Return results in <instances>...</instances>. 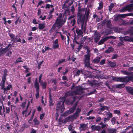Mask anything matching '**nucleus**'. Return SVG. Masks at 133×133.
Masks as SVG:
<instances>
[{"instance_id":"nucleus-28","label":"nucleus","mask_w":133,"mask_h":133,"mask_svg":"<svg viewBox=\"0 0 133 133\" xmlns=\"http://www.w3.org/2000/svg\"><path fill=\"white\" fill-rule=\"evenodd\" d=\"M35 87L36 89L37 90H39V84L37 81H35Z\"/></svg>"},{"instance_id":"nucleus-30","label":"nucleus","mask_w":133,"mask_h":133,"mask_svg":"<svg viewBox=\"0 0 133 133\" xmlns=\"http://www.w3.org/2000/svg\"><path fill=\"white\" fill-rule=\"evenodd\" d=\"M84 48L85 49L87 50V51L86 52V53H87V55H90V51L89 50L88 47L87 46H85L84 47Z\"/></svg>"},{"instance_id":"nucleus-11","label":"nucleus","mask_w":133,"mask_h":133,"mask_svg":"<svg viewBox=\"0 0 133 133\" xmlns=\"http://www.w3.org/2000/svg\"><path fill=\"white\" fill-rule=\"evenodd\" d=\"M1 103L2 104V105L3 107V112H2L1 111V110H2V106H0V115H2L3 114L4 115H5V108L3 104V102L1 100Z\"/></svg>"},{"instance_id":"nucleus-31","label":"nucleus","mask_w":133,"mask_h":133,"mask_svg":"<svg viewBox=\"0 0 133 133\" xmlns=\"http://www.w3.org/2000/svg\"><path fill=\"white\" fill-rule=\"evenodd\" d=\"M0 85L1 86L2 89L4 91L5 88V83L1 82Z\"/></svg>"},{"instance_id":"nucleus-60","label":"nucleus","mask_w":133,"mask_h":133,"mask_svg":"<svg viewBox=\"0 0 133 133\" xmlns=\"http://www.w3.org/2000/svg\"><path fill=\"white\" fill-rule=\"evenodd\" d=\"M30 133H36V131L34 129H32L31 130Z\"/></svg>"},{"instance_id":"nucleus-21","label":"nucleus","mask_w":133,"mask_h":133,"mask_svg":"<svg viewBox=\"0 0 133 133\" xmlns=\"http://www.w3.org/2000/svg\"><path fill=\"white\" fill-rule=\"evenodd\" d=\"M27 108L26 109L22 112V114L23 115V116H24L25 117H26L27 116H28L30 114V112H29L28 114L26 115V114L27 113Z\"/></svg>"},{"instance_id":"nucleus-18","label":"nucleus","mask_w":133,"mask_h":133,"mask_svg":"<svg viewBox=\"0 0 133 133\" xmlns=\"http://www.w3.org/2000/svg\"><path fill=\"white\" fill-rule=\"evenodd\" d=\"M100 58L99 57H97L92 62L94 63H98L99 61Z\"/></svg>"},{"instance_id":"nucleus-6","label":"nucleus","mask_w":133,"mask_h":133,"mask_svg":"<svg viewBox=\"0 0 133 133\" xmlns=\"http://www.w3.org/2000/svg\"><path fill=\"white\" fill-rule=\"evenodd\" d=\"M86 39V37H82L80 39L78 38H75L74 39L73 42L74 43H76L78 44H82L83 43Z\"/></svg>"},{"instance_id":"nucleus-43","label":"nucleus","mask_w":133,"mask_h":133,"mask_svg":"<svg viewBox=\"0 0 133 133\" xmlns=\"http://www.w3.org/2000/svg\"><path fill=\"white\" fill-rule=\"evenodd\" d=\"M26 102H23L22 104L20 105V106L21 107L23 108L24 109L25 107Z\"/></svg>"},{"instance_id":"nucleus-61","label":"nucleus","mask_w":133,"mask_h":133,"mask_svg":"<svg viewBox=\"0 0 133 133\" xmlns=\"http://www.w3.org/2000/svg\"><path fill=\"white\" fill-rule=\"evenodd\" d=\"M41 14V10L40 9H39L38 11L37 14L38 15H39Z\"/></svg>"},{"instance_id":"nucleus-44","label":"nucleus","mask_w":133,"mask_h":133,"mask_svg":"<svg viewBox=\"0 0 133 133\" xmlns=\"http://www.w3.org/2000/svg\"><path fill=\"white\" fill-rule=\"evenodd\" d=\"M16 107V106L15 105H11V111H12Z\"/></svg>"},{"instance_id":"nucleus-56","label":"nucleus","mask_w":133,"mask_h":133,"mask_svg":"<svg viewBox=\"0 0 133 133\" xmlns=\"http://www.w3.org/2000/svg\"><path fill=\"white\" fill-rule=\"evenodd\" d=\"M9 36H10L12 38H13L14 39L15 38V35L12 34H9Z\"/></svg>"},{"instance_id":"nucleus-14","label":"nucleus","mask_w":133,"mask_h":133,"mask_svg":"<svg viewBox=\"0 0 133 133\" xmlns=\"http://www.w3.org/2000/svg\"><path fill=\"white\" fill-rule=\"evenodd\" d=\"M76 106H74L73 107H72V108L70 109L69 111H68L66 112V115H68V114H71V113L73 112L76 108Z\"/></svg>"},{"instance_id":"nucleus-49","label":"nucleus","mask_w":133,"mask_h":133,"mask_svg":"<svg viewBox=\"0 0 133 133\" xmlns=\"http://www.w3.org/2000/svg\"><path fill=\"white\" fill-rule=\"evenodd\" d=\"M45 114H41L40 116V118L41 120L42 119L45 115Z\"/></svg>"},{"instance_id":"nucleus-10","label":"nucleus","mask_w":133,"mask_h":133,"mask_svg":"<svg viewBox=\"0 0 133 133\" xmlns=\"http://www.w3.org/2000/svg\"><path fill=\"white\" fill-rule=\"evenodd\" d=\"M91 129L93 130H97L100 131L101 129V128L99 126H96L95 125H93L91 127Z\"/></svg>"},{"instance_id":"nucleus-50","label":"nucleus","mask_w":133,"mask_h":133,"mask_svg":"<svg viewBox=\"0 0 133 133\" xmlns=\"http://www.w3.org/2000/svg\"><path fill=\"white\" fill-rule=\"evenodd\" d=\"M32 23L34 24H38V23L37 22L35 18L33 19L32 20Z\"/></svg>"},{"instance_id":"nucleus-55","label":"nucleus","mask_w":133,"mask_h":133,"mask_svg":"<svg viewBox=\"0 0 133 133\" xmlns=\"http://www.w3.org/2000/svg\"><path fill=\"white\" fill-rule=\"evenodd\" d=\"M128 77L129 78V81L131 80L132 82H133V75L131 76Z\"/></svg>"},{"instance_id":"nucleus-22","label":"nucleus","mask_w":133,"mask_h":133,"mask_svg":"<svg viewBox=\"0 0 133 133\" xmlns=\"http://www.w3.org/2000/svg\"><path fill=\"white\" fill-rule=\"evenodd\" d=\"M12 88V85L11 84H9L8 86L5 88L4 90V93H5V91H7L8 90L10 89L11 88Z\"/></svg>"},{"instance_id":"nucleus-16","label":"nucleus","mask_w":133,"mask_h":133,"mask_svg":"<svg viewBox=\"0 0 133 133\" xmlns=\"http://www.w3.org/2000/svg\"><path fill=\"white\" fill-rule=\"evenodd\" d=\"M40 83L43 89H45L46 88L47 84V83L46 82L41 81Z\"/></svg>"},{"instance_id":"nucleus-38","label":"nucleus","mask_w":133,"mask_h":133,"mask_svg":"<svg viewBox=\"0 0 133 133\" xmlns=\"http://www.w3.org/2000/svg\"><path fill=\"white\" fill-rule=\"evenodd\" d=\"M100 109L102 110H103L105 109L108 110L109 109V108L107 106H102L101 108Z\"/></svg>"},{"instance_id":"nucleus-15","label":"nucleus","mask_w":133,"mask_h":133,"mask_svg":"<svg viewBox=\"0 0 133 133\" xmlns=\"http://www.w3.org/2000/svg\"><path fill=\"white\" fill-rule=\"evenodd\" d=\"M45 27V24L44 23H39L38 24V28L40 30H42Z\"/></svg>"},{"instance_id":"nucleus-13","label":"nucleus","mask_w":133,"mask_h":133,"mask_svg":"<svg viewBox=\"0 0 133 133\" xmlns=\"http://www.w3.org/2000/svg\"><path fill=\"white\" fill-rule=\"evenodd\" d=\"M87 128V125L85 124H82L80 125V128L81 130H86Z\"/></svg>"},{"instance_id":"nucleus-40","label":"nucleus","mask_w":133,"mask_h":133,"mask_svg":"<svg viewBox=\"0 0 133 133\" xmlns=\"http://www.w3.org/2000/svg\"><path fill=\"white\" fill-rule=\"evenodd\" d=\"M116 121V119L115 117H113L111 119V121L112 122V124H114L115 123Z\"/></svg>"},{"instance_id":"nucleus-36","label":"nucleus","mask_w":133,"mask_h":133,"mask_svg":"<svg viewBox=\"0 0 133 133\" xmlns=\"http://www.w3.org/2000/svg\"><path fill=\"white\" fill-rule=\"evenodd\" d=\"M122 72L124 74L127 75H129L130 73L129 72H128L126 71H122Z\"/></svg>"},{"instance_id":"nucleus-2","label":"nucleus","mask_w":133,"mask_h":133,"mask_svg":"<svg viewBox=\"0 0 133 133\" xmlns=\"http://www.w3.org/2000/svg\"><path fill=\"white\" fill-rule=\"evenodd\" d=\"M112 79L114 81L117 82H127L129 81V79L128 77H112Z\"/></svg>"},{"instance_id":"nucleus-20","label":"nucleus","mask_w":133,"mask_h":133,"mask_svg":"<svg viewBox=\"0 0 133 133\" xmlns=\"http://www.w3.org/2000/svg\"><path fill=\"white\" fill-rule=\"evenodd\" d=\"M10 46V45H8L2 51V53H5L7 51L9 50L10 49L9 48Z\"/></svg>"},{"instance_id":"nucleus-63","label":"nucleus","mask_w":133,"mask_h":133,"mask_svg":"<svg viewBox=\"0 0 133 133\" xmlns=\"http://www.w3.org/2000/svg\"><path fill=\"white\" fill-rule=\"evenodd\" d=\"M50 7V5L49 4H46L45 6V8L46 9L49 8Z\"/></svg>"},{"instance_id":"nucleus-3","label":"nucleus","mask_w":133,"mask_h":133,"mask_svg":"<svg viewBox=\"0 0 133 133\" xmlns=\"http://www.w3.org/2000/svg\"><path fill=\"white\" fill-rule=\"evenodd\" d=\"M81 111L80 109L78 108L77 109L76 112L74 114L73 116H69L66 119V122L68 121H72L74 119L77 117L79 115V114L80 113Z\"/></svg>"},{"instance_id":"nucleus-64","label":"nucleus","mask_w":133,"mask_h":133,"mask_svg":"<svg viewBox=\"0 0 133 133\" xmlns=\"http://www.w3.org/2000/svg\"><path fill=\"white\" fill-rule=\"evenodd\" d=\"M101 120V118L100 117H98L96 119V121L97 122H98L100 121Z\"/></svg>"},{"instance_id":"nucleus-23","label":"nucleus","mask_w":133,"mask_h":133,"mask_svg":"<svg viewBox=\"0 0 133 133\" xmlns=\"http://www.w3.org/2000/svg\"><path fill=\"white\" fill-rule=\"evenodd\" d=\"M108 63L110 66L112 67H114L116 66V63L114 62H112L110 61H108Z\"/></svg>"},{"instance_id":"nucleus-33","label":"nucleus","mask_w":133,"mask_h":133,"mask_svg":"<svg viewBox=\"0 0 133 133\" xmlns=\"http://www.w3.org/2000/svg\"><path fill=\"white\" fill-rule=\"evenodd\" d=\"M109 131V132L111 133H115L116 132V130L113 129H110Z\"/></svg>"},{"instance_id":"nucleus-41","label":"nucleus","mask_w":133,"mask_h":133,"mask_svg":"<svg viewBox=\"0 0 133 133\" xmlns=\"http://www.w3.org/2000/svg\"><path fill=\"white\" fill-rule=\"evenodd\" d=\"M114 6V4H110V6H109V10L110 11H111L112 8Z\"/></svg>"},{"instance_id":"nucleus-7","label":"nucleus","mask_w":133,"mask_h":133,"mask_svg":"<svg viewBox=\"0 0 133 133\" xmlns=\"http://www.w3.org/2000/svg\"><path fill=\"white\" fill-rule=\"evenodd\" d=\"M121 38L125 41L131 42H133V37L126 36L124 37H122Z\"/></svg>"},{"instance_id":"nucleus-25","label":"nucleus","mask_w":133,"mask_h":133,"mask_svg":"<svg viewBox=\"0 0 133 133\" xmlns=\"http://www.w3.org/2000/svg\"><path fill=\"white\" fill-rule=\"evenodd\" d=\"M125 87V85L123 84H120L117 85H116V88H118L119 89L123 88Z\"/></svg>"},{"instance_id":"nucleus-45","label":"nucleus","mask_w":133,"mask_h":133,"mask_svg":"<svg viewBox=\"0 0 133 133\" xmlns=\"http://www.w3.org/2000/svg\"><path fill=\"white\" fill-rule=\"evenodd\" d=\"M76 21L75 19H74L72 20L71 21V23L72 25L74 26V24L75 23Z\"/></svg>"},{"instance_id":"nucleus-26","label":"nucleus","mask_w":133,"mask_h":133,"mask_svg":"<svg viewBox=\"0 0 133 133\" xmlns=\"http://www.w3.org/2000/svg\"><path fill=\"white\" fill-rule=\"evenodd\" d=\"M76 32L77 34L78 35H81L82 34L83 32L82 31L78 29H77L76 30Z\"/></svg>"},{"instance_id":"nucleus-47","label":"nucleus","mask_w":133,"mask_h":133,"mask_svg":"<svg viewBox=\"0 0 133 133\" xmlns=\"http://www.w3.org/2000/svg\"><path fill=\"white\" fill-rule=\"evenodd\" d=\"M93 109L89 111L88 112L87 114V116H88L90 115V114L92 113V112L93 111Z\"/></svg>"},{"instance_id":"nucleus-52","label":"nucleus","mask_w":133,"mask_h":133,"mask_svg":"<svg viewBox=\"0 0 133 133\" xmlns=\"http://www.w3.org/2000/svg\"><path fill=\"white\" fill-rule=\"evenodd\" d=\"M105 61V59H103L100 62V63L101 65H103Z\"/></svg>"},{"instance_id":"nucleus-46","label":"nucleus","mask_w":133,"mask_h":133,"mask_svg":"<svg viewBox=\"0 0 133 133\" xmlns=\"http://www.w3.org/2000/svg\"><path fill=\"white\" fill-rule=\"evenodd\" d=\"M36 98H37L39 97V90H36Z\"/></svg>"},{"instance_id":"nucleus-37","label":"nucleus","mask_w":133,"mask_h":133,"mask_svg":"<svg viewBox=\"0 0 133 133\" xmlns=\"http://www.w3.org/2000/svg\"><path fill=\"white\" fill-rule=\"evenodd\" d=\"M82 72V70H78L75 74V75L76 76H79L80 74Z\"/></svg>"},{"instance_id":"nucleus-27","label":"nucleus","mask_w":133,"mask_h":133,"mask_svg":"<svg viewBox=\"0 0 133 133\" xmlns=\"http://www.w3.org/2000/svg\"><path fill=\"white\" fill-rule=\"evenodd\" d=\"M103 6V3L102 2L99 3V6L98 7L97 9L98 10H101Z\"/></svg>"},{"instance_id":"nucleus-4","label":"nucleus","mask_w":133,"mask_h":133,"mask_svg":"<svg viewBox=\"0 0 133 133\" xmlns=\"http://www.w3.org/2000/svg\"><path fill=\"white\" fill-rule=\"evenodd\" d=\"M133 10V3L124 6L119 10L120 12H124L125 11H130Z\"/></svg>"},{"instance_id":"nucleus-58","label":"nucleus","mask_w":133,"mask_h":133,"mask_svg":"<svg viewBox=\"0 0 133 133\" xmlns=\"http://www.w3.org/2000/svg\"><path fill=\"white\" fill-rule=\"evenodd\" d=\"M12 54V52L11 51H9V52H8L6 54V56L10 57L11 56Z\"/></svg>"},{"instance_id":"nucleus-35","label":"nucleus","mask_w":133,"mask_h":133,"mask_svg":"<svg viewBox=\"0 0 133 133\" xmlns=\"http://www.w3.org/2000/svg\"><path fill=\"white\" fill-rule=\"evenodd\" d=\"M14 42H21V39L20 38H19L18 39L17 38V37L16 38H15L14 39H13Z\"/></svg>"},{"instance_id":"nucleus-29","label":"nucleus","mask_w":133,"mask_h":133,"mask_svg":"<svg viewBox=\"0 0 133 133\" xmlns=\"http://www.w3.org/2000/svg\"><path fill=\"white\" fill-rule=\"evenodd\" d=\"M34 122L35 125H38L39 124V122L36 118H35L34 119Z\"/></svg>"},{"instance_id":"nucleus-12","label":"nucleus","mask_w":133,"mask_h":133,"mask_svg":"<svg viewBox=\"0 0 133 133\" xmlns=\"http://www.w3.org/2000/svg\"><path fill=\"white\" fill-rule=\"evenodd\" d=\"M126 90L127 91L133 95V88L130 87H125Z\"/></svg>"},{"instance_id":"nucleus-57","label":"nucleus","mask_w":133,"mask_h":133,"mask_svg":"<svg viewBox=\"0 0 133 133\" xmlns=\"http://www.w3.org/2000/svg\"><path fill=\"white\" fill-rule=\"evenodd\" d=\"M52 102V99H51L50 98V99L49 100V103H50V106H52L53 105Z\"/></svg>"},{"instance_id":"nucleus-54","label":"nucleus","mask_w":133,"mask_h":133,"mask_svg":"<svg viewBox=\"0 0 133 133\" xmlns=\"http://www.w3.org/2000/svg\"><path fill=\"white\" fill-rule=\"evenodd\" d=\"M6 80V77H3L2 78V81L1 82L5 83Z\"/></svg>"},{"instance_id":"nucleus-62","label":"nucleus","mask_w":133,"mask_h":133,"mask_svg":"<svg viewBox=\"0 0 133 133\" xmlns=\"http://www.w3.org/2000/svg\"><path fill=\"white\" fill-rule=\"evenodd\" d=\"M109 117H108L107 118H105L104 119V122L108 121V120H109Z\"/></svg>"},{"instance_id":"nucleus-5","label":"nucleus","mask_w":133,"mask_h":133,"mask_svg":"<svg viewBox=\"0 0 133 133\" xmlns=\"http://www.w3.org/2000/svg\"><path fill=\"white\" fill-rule=\"evenodd\" d=\"M90 56V55H86L84 56V63L85 66L87 68L90 67L89 63Z\"/></svg>"},{"instance_id":"nucleus-51","label":"nucleus","mask_w":133,"mask_h":133,"mask_svg":"<svg viewBox=\"0 0 133 133\" xmlns=\"http://www.w3.org/2000/svg\"><path fill=\"white\" fill-rule=\"evenodd\" d=\"M4 74L3 75V77H6V76L7 75V71L6 70H4Z\"/></svg>"},{"instance_id":"nucleus-19","label":"nucleus","mask_w":133,"mask_h":133,"mask_svg":"<svg viewBox=\"0 0 133 133\" xmlns=\"http://www.w3.org/2000/svg\"><path fill=\"white\" fill-rule=\"evenodd\" d=\"M85 9L83 8L79 10L78 12V16L79 17H80L81 16V15L82 14V12H84Z\"/></svg>"},{"instance_id":"nucleus-34","label":"nucleus","mask_w":133,"mask_h":133,"mask_svg":"<svg viewBox=\"0 0 133 133\" xmlns=\"http://www.w3.org/2000/svg\"><path fill=\"white\" fill-rule=\"evenodd\" d=\"M64 102H63L62 104V105L61 106V112H63L65 108L63 105Z\"/></svg>"},{"instance_id":"nucleus-53","label":"nucleus","mask_w":133,"mask_h":133,"mask_svg":"<svg viewBox=\"0 0 133 133\" xmlns=\"http://www.w3.org/2000/svg\"><path fill=\"white\" fill-rule=\"evenodd\" d=\"M107 115H108L109 117H111L112 116V114L110 112H108L107 113Z\"/></svg>"},{"instance_id":"nucleus-32","label":"nucleus","mask_w":133,"mask_h":133,"mask_svg":"<svg viewBox=\"0 0 133 133\" xmlns=\"http://www.w3.org/2000/svg\"><path fill=\"white\" fill-rule=\"evenodd\" d=\"M23 61L22 60V58L21 57H19V58L17 59L15 61V63H17L20 62H22Z\"/></svg>"},{"instance_id":"nucleus-59","label":"nucleus","mask_w":133,"mask_h":133,"mask_svg":"<svg viewBox=\"0 0 133 133\" xmlns=\"http://www.w3.org/2000/svg\"><path fill=\"white\" fill-rule=\"evenodd\" d=\"M114 112L116 114H118L120 113V111L119 110H115Z\"/></svg>"},{"instance_id":"nucleus-9","label":"nucleus","mask_w":133,"mask_h":133,"mask_svg":"<svg viewBox=\"0 0 133 133\" xmlns=\"http://www.w3.org/2000/svg\"><path fill=\"white\" fill-rule=\"evenodd\" d=\"M100 35L98 32H96L95 35L94 40L96 42H97L100 38Z\"/></svg>"},{"instance_id":"nucleus-39","label":"nucleus","mask_w":133,"mask_h":133,"mask_svg":"<svg viewBox=\"0 0 133 133\" xmlns=\"http://www.w3.org/2000/svg\"><path fill=\"white\" fill-rule=\"evenodd\" d=\"M6 111L5 112H6V114H9L10 112V108L7 107H5Z\"/></svg>"},{"instance_id":"nucleus-48","label":"nucleus","mask_w":133,"mask_h":133,"mask_svg":"<svg viewBox=\"0 0 133 133\" xmlns=\"http://www.w3.org/2000/svg\"><path fill=\"white\" fill-rule=\"evenodd\" d=\"M100 124L102 125V128H103L105 127L107 125L106 124H104L102 123H101Z\"/></svg>"},{"instance_id":"nucleus-1","label":"nucleus","mask_w":133,"mask_h":133,"mask_svg":"<svg viewBox=\"0 0 133 133\" xmlns=\"http://www.w3.org/2000/svg\"><path fill=\"white\" fill-rule=\"evenodd\" d=\"M62 15L60 14L56 19V22L52 26V28L55 29L56 27H58V28L61 27L63 24V23L62 19Z\"/></svg>"},{"instance_id":"nucleus-42","label":"nucleus","mask_w":133,"mask_h":133,"mask_svg":"<svg viewBox=\"0 0 133 133\" xmlns=\"http://www.w3.org/2000/svg\"><path fill=\"white\" fill-rule=\"evenodd\" d=\"M65 61V60L64 59H61L58 61V64H59L62 63L63 62H64Z\"/></svg>"},{"instance_id":"nucleus-17","label":"nucleus","mask_w":133,"mask_h":133,"mask_svg":"<svg viewBox=\"0 0 133 133\" xmlns=\"http://www.w3.org/2000/svg\"><path fill=\"white\" fill-rule=\"evenodd\" d=\"M108 37H106L101 39L98 42V44L99 45L102 44L105 41H106L108 39Z\"/></svg>"},{"instance_id":"nucleus-8","label":"nucleus","mask_w":133,"mask_h":133,"mask_svg":"<svg viewBox=\"0 0 133 133\" xmlns=\"http://www.w3.org/2000/svg\"><path fill=\"white\" fill-rule=\"evenodd\" d=\"M53 48L54 49H56L58 48L59 47V45L58 44V40L56 39L55 41H53Z\"/></svg>"},{"instance_id":"nucleus-24","label":"nucleus","mask_w":133,"mask_h":133,"mask_svg":"<svg viewBox=\"0 0 133 133\" xmlns=\"http://www.w3.org/2000/svg\"><path fill=\"white\" fill-rule=\"evenodd\" d=\"M114 50L111 47H110L108 48V49L105 51L106 53H109L112 52Z\"/></svg>"}]
</instances>
